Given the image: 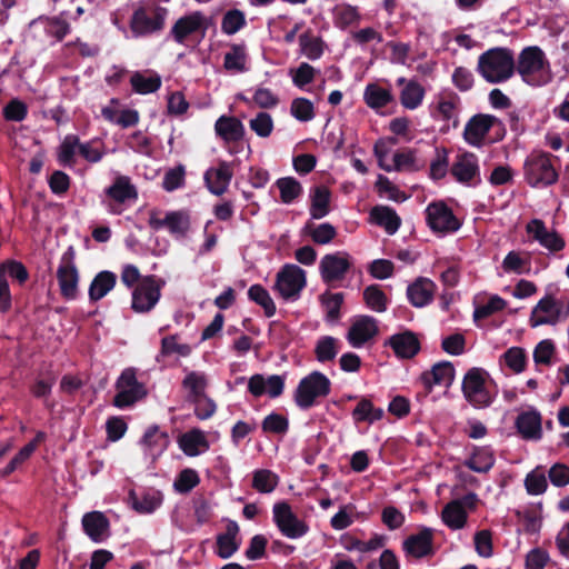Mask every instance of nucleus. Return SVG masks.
I'll list each match as a JSON object with an SVG mask.
<instances>
[{
  "label": "nucleus",
  "instance_id": "9b49d317",
  "mask_svg": "<svg viewBox=\"0 0 569 569\" xmlns=\"http://www.w3.org/2000/svg\"><path fill=\"white\" fill-rule=\"evenodd\" d=\"M149 226L153 230L167 228L173 237L183 238L190 229V216L188 212L179 210L169 211L161 218L159 211L151 210L149 213Z\"/></svg>",
  "mask_w": 569,
  "mask_h": 569
},
{
  "label": "nucleus",
  "instance_id": "6e6d98bb",
  "mask_svg": "<svg viewBox=\"0 0 569 569\" xmlns=\"http://www.w3.org/2000/svg\"><path fill=\"white\" fill-rule=\"evenodd\" d=\"M249 298L256 303L260 305L268 317H271L276 312V306L269 295V292L261 286H251L248 291Z\"/></svg>",
  "mask_w": 569,
  "mask_h": 569
},
{
  "label": "nucleus",
  "instance_id": "7c9ffc66",
  "mask_svg": "<svg viewBox=\"0 0 569 569\" xmlns=\"http://www.w3.org/2000/svg\"><path fill=\"white\" fill-rule=\"evenodd\" d=\"M239 527L237 522L229 521L226 532L217 537V553L222 559L230 558L239 548L237 536Z\"/></svg>",
  "mask_w": 569,
  "mask_h": 569
},
{
  "label": "nucleus",
  "instance_id": "58836bf2",
  "mask_svg": "<svg viewBox=\"0 0 569 569\" xmlns=\"http://www.w3.org/2000/svg\"><path fill=\"white\" fill-rule=\"evenodd\" d=\"M363 99L368 107L379 109L390 103L393 97L390 90L376 83H370L365 89Z\"/></svg>",
  "mask_w": 569,
  "mask_h": 569
},
{
  "label": "nucleus",
  "instance_id": "052dcab7",
  "mask_svg": "<svg viewBox=\"0 0 569 569\" xmlns=\"http://www.w3.org/2000/svg\"><path fill=\"white\" fill-rule=\"evenodd\" d=\"M311 239L319 244H327L335 239L337 231L330 223H321L315 228L308 227Z\"/></svg>",
  "mask_w": 569,
  "mask_h": 569
},
{
  "label": "nucleus",
  "instance_id": "a211bd4d",
  "mask_svg": "<svg viewBox=\"0 0 569 569\" xmlns=\"http://www.w3.org/2000/svg\"><path fill=\"white\" fill-rule=\"evenodd\" d=\"M498 122V119L491 114L479 113L473 116L466 124L463 137L471 146H480L490 131Z\"/></svg>",
  "mask_w": 569,
  "mask_h": 569
},
{
  "label": "nucleus",
  "instance_id": "6e6552de",
  "mask_svg": "<svg viewBox=\"0 0 569 569\" xmlns=\"http://www.w3.org/2000/svg\"><path fill=\"white\" fill-rule=\"evenodd\" d=\"M163 284L154 276L143 277L132 291L131 308L136 312L150 311L158 303Z\"/></svg>",
  "mask_w": 569,
  "mask_h": 569
},
{
  "label": "nucleus",
  "instance_id": "79ce46f5",
  "mask_svg": "<svg viewBox=\"0 0 569 569\" xmlns=\"http://www.w3.org/2000/svg\"><path fill=\"white\" fill-rule=\"evenodd\" d=\"M495 463L493 453L487 448L476 449L465 465L476 472H488Z\"/></svg>",
  "mask_w": 569,
  "mask_h": 569
},
{
  "label": "nucleus",
  "instance_id": "e433bc0d",
  "mask_svg": "<svg viewBox=\"0 0 569 569\" xmlns=\"http://www.w3.org/2000/svg\"><path fill=\"white\" fill-rule=\"evenodd\" d=\"M117 277L111 271H101L92 280L89 288V298L92 301L102 299L116 286Z\"/></svg>",
  "mask_w": 569,
  "mask_h": 569
},
{
  "label": "nucleus",
  "instance_id": "aec40b11",
  "mask_svg": "<svg viewBox=\"0 0 569 569\" xmlns=\"http://www.w3.org/2000/svg\"><path fill=\"white\" fill-rule=\"evenodd\" d=\"M377 333V321L369 316H362L352 322L347 339L352 347L360 348Z\"/></svg>",
  "mask_w": 569,
  "mask_h": 569
},
{
  "label": "nucleus",
  "instance_id": "774afa93",
  "mask_svg": "<svg viewBox=\"0 0 569 569\" xmlns=\"http://www.w3.org/2000/svg\"><path fill=\"white\" fill-rule=\"evenodd\" d=\"M503 358L506 365L515 372L519 373L525 369L526 356L521 348L512 347L508 349L505 352Z\"/></svg>",
  "mask_w": 569,
  "mask_h": 569
},
{
  "label": "nucleus",
  "instance_id": "bb28decb",
  "mask_svg": "<svg viewBox=\"0 0 569 569\" xmlns=\"http://www.w3.org/2000/svg\"><path fill=\"white\" fill-rule=\"evenodd\" d=\"M406 552L415 558H421L432 552V531L425 528L419 533L408 537L403 542Z\"/></svg>",
  "mask_w": 569,
  "mask_h": 569
},
{
  "label": "nucleus",
  "instance_id": "ddd939ff",
  "mask_svg": "<svg viewBox=\"0 0 569 569\" xmlns=\"http://www.w3.org/2000/svg\"><path fill=\"white\" fill-rule=\"evenodd\" d=\"M74 251L69 248L61 258L60 264L57 269V279L59 282L60 292L66 299H74L78 293L79 273L74 266Z\"/></svg>",
  "mask_w": 569,
  "mask_h": 569
},
{
  "label": "nucleus",
  "instance_id": "2f4dec72",
  "mask_svg": "<svg viewBox=\"0 0 569 569\" xmlns=\"http://www.w3.org/2000/svg\"><path fill=\"white\" fill-rule=\"evenodd\" d=\"M372 222L382 227L389 234L397 232L401 224V219L393 209L387 206H376L370 211Z\"/></svg>",
  "mask_w": 569,
  "mask_h": 569
},
{
  "label": "nucleus",
  "instance_id": "5701e85b",
  "mask_svg": "<svg viewBox=\"0 0 569 569\" xmlns=\"http://www.w3.org/2000/svg\"><path fill=\"white\" fill-rule=\"evenodd\" d=\"M527 232L542 247L559 251L563 248V240L552 230L547 229L541 220L535 219L527 224Z\"/></svg>",
  "mask_w": 569,
  "mask_h": 569
},
{
  "label": "nucleus",
  "instance_id": "0e129e2a",
  "mask_svg": "<svg viewBox=\"0 0 569 569\" xmlns=\"http://www.w3.org/2000/svg\"><path fill=\"white\" fill-rule=\"evenodd\" d=\"M392 161V170L396 171L418 169L416 153L411 150L395 153Z\"/></svg>",
  "mask_w": 569,
  "mask_h": 569
},
{
  "label": "nucleus",
  "instance_id": "4468645a",
  "mask_svg": "<svg viewBox=\"0 0 569 569\" xmlns=\"http://www.w3.org/2000/svg\"><path fill=\"white\" fill-rule=\"evenodd\" d=\"M450 173L458 182L468 187H473L481 182L479 160L471 152L458 154L451 164Z\"/></svg>",
  "mask_w": 569,
  "mask_h": 569
},
{
  "label": "nucleus",
  "instance_id": "338daca9",
  "mask_svg": "<svg viewBox=\"0 0 569 569\" xmlns=\"http://www.w3.org/2000/svg\"><path fill=\"white\" fill-rule=\"evenodd\" d=\"M184 168L182 166L170 169L166 172L162 187L167 191H173L184 183Z\"/></svg>",
  "mask_w": 569,
  "mask_h": 569
},
{
  "label": "nucleus",
  "instance_id": "c85d7f7f",
  "mask_svg": "<svg viewBox=\"0 0 569 569\" xmlns=\"http://www.w3.org/2000/svg\"><path fill=\"white\" fill-rule=\"evenodd\" d=\"M516 426L525 439L538 440L542 436L541 416L537 411L519 415Z\"/></svg>",
  "mask_w": 569,
  "mask_h": 569
},
{
  "label": "nucleus",
  "instance_id": "39448f33",
  "mask_svg": "<svg viewBox=\"0 0 569 569\" xmlns=\"http://www.w3.org/2000/svg\"><path fill=\"white\" fill-rule=\"evenodd\" d=\"M487 376L485 370L472 368L463 377V396L476 408H486L493 400V393L489 390Z\"/></svg>",
  "mask_w": 569,
  "mask_h": 569
},
{
  "label": "nucleus",
  "instance_id": "bf43d9fd",
  "mask_svg": "<svg viewBox=\"0 0 569 569\" xmlns=\"http://www.w3.org/2000/svg\"><path fill=\"white\" fill-rule=\"evenodd\" d=\"M250 129L261 138H268L273 130V119L267 112H259L249 121Z\"/></svg>",
  "mask_w": 569,
  "mask_h": 569
},
{
  "label": "nucleus",
  "instance_id": "f3484780",
  "mask_svg": "<svg viewBox=\"0 0 569 569\" xmlns=\"http://www.w3.org/2000/svg\"><path fill=\"white\" fill-rule=\"evenodd\" d=\"M427 221L436 232H453L460 228V222L452 211L442 202L430 203L427 207Z\"/></svg>",
  "mask_w": 569,
  "mask_h": 569
},
{
  "label": "nucleus",
  "instance_id": "393cba45",
  "mask_svg": "<svg viewBox=\"0 0 569 569\" xmlns=\"http://www.w3.org/2000/svg\"><path fill=\"white\" fill-rule=\"evenodd\" d=\"M82 527L94 542H101L109 537V520L100 511L86 513L82 518Z\"/></svg>",
  "mask_w": 569,
  "mask_h": 569
},
{
  "label": "nucleus",
  "instance_id": "864d4df0",
  "mask_svg": "<svg viewBox=\"0 0 569 569\" xmlns=\"http://www.w3.org/2000/svg\"><path fill=\"white\" fill-rule=\"evenodd\" d=\"M282 202L290 203L301 194V184L291 177L281 178L277 181Z\"/></svg>",
  "mask_w": 569,
  "mask_h": 569
},
{
  "label": "nucleus",
  "instance_id": "49530a36",
  "mask_svg": "<svg viewBox=\"0 0 569 569\" xmlns=\"http://www.w3.org/2000/svg\"><path fill=\"white\" fill-rule=\"evenodd\" d=\"M338 351V340L331 336L321 337L315 348L316 358L320 362L333 360Z\"/></svg>",
  "mask_w": 569,
  "mask_h": 569
},
{
  "label": "nucleus",
  "instance_id": "c756f323",
  "mask_svg": "<svg viewBox=\"0 0 569 569\" xmlns=\"http://www.w3.org/2000/svg\"><path fill=\"white\" fill-rule=\"evenodd\" d=\"M181 450L190 457H196L209 448L204 433L199 429H192L179 438Z\"/></svg>",
  "mask_w": 569,
  "mask_h": 569
},
{
  "label": "nucleus",
  "instance_id": "473e14b6",
  "mask_svg": "<svg viewBox=\"0 0 569 569\" xmlns=\"http://www.w3.org/2000/svg\"><path fill=\"white\" fill-rule=\"evenodd\" d=\"M214 130L224 141H238L243 137L244 128L234 117H220L214 124Z\"/></svg>",
  "mask_w": 569,
  "mask_h": 569
},
{
  "label": "nucleus",
  "instance_id": "a19ab883",
  "mask_svg": "<svg viewBox=\"0 0 569 569\" xmlns=\"http://www.w3.org/2000/svg\"><path fill=\"white\" fill-rule=\"evenodd\" d=\"M182 387L188 391V399L192 402L204 397L207 379L203 373L189 372L183 381Z\"/></svg>",
  "mask_w": 569,
  "mask_h": 569
},
{
  "label": "nucleus",
  "instance_id": "c9c22d12",
  "mask_svg": "<svg viewBox=\"0 0 569 569\" xmlns=\"http://www.w3.org/2000/svg\"><path fill=\"white\" fill-rule=\"evenodd\" d=\"M141 443L146 453L151 458H156L164 451L169 439L167 435L161 432L157 427H151L144 433Z\"/></svg>",
  "mask_w": 569,
  "mask_h": 569
},
{
  "label": "nucleus",
  "instance_id": "0eeeda50",
  "mask_svg": "<svg viewBox=\"0 0 569 569\" xmlns=\"http://www.w3.org/2000/svg\"><path fill=\"white\" fill-rule=\"evenodd\" d=\"M330 391L329 379L319 371H313L305 377L295 392V400L302 409L310 408L318 397H325Z\"/></svg>",
  "mask_w": 569,
  "mask_h": 569
},
{
  "label": "nucleus",
  "instance_id": "9d476101",
  "mask_svg": "<svg viewBox=\"0 0 569 569\" xmlns=\"http://www.w3.org/2000/svg\"><path fill=\"white\" fill-rule=\"evenodd\" d=\"M117 395L113 405L118 408H126L146 396L144 387L138 382L133 369H126L119 377L117 385Z\"/></svg>",
  "mask_w": 569,
  "mask_h": 569
},
{
  "label": "nucleus",
  "instance_id": "5fc2aeb1",
  "mask_svg": "<svg viewBox=\"0 0 569 569\" xmlns=\"http://www.w3.org/2000/svg\"><path fill=\"white\" fill-rule=\"evenodd\" d=\"M289 74L293 84L301 89L315 80L317 70L309 63L302 62L299 67L290 69Z\"/></svg>",
  "mask_w": 569,
  "mask_h": 569
},
{
  "label": "nucleus",
  "instance_id": "8fccbe9b",
  "mask_svg": "<svg viewBox=\"0 0 569 569\" xmlns=\"http://www.w3.org/2000/svg\"><path fill=\"white\" fill-rule=\"evenodd\" d=\"M301 53L310 60L319 59L323 52L320 38L310 33H303L299 37Z\"/></svg>",
  "mask_w": 569,
  "mask_h": 569
},
{
  "label": "nucleus",
  "instance_id": "a878e982",
  "mask_svg": "<svg viewBox=\"0 0 569 569\" xmlns=\"http://www.w3.org/2000/svg\"><path fill=\"white\" fill-rule=\"evenodd\" d=\"M436 284L427 279L419 278L407 289V296L412 306L421 308L430 303L433 299Z\"/></svg>",
  "mask_w": 569,
  "mask_h": 569
},
{
  "label": "nucleus",
  "instance_id": "412c9836",
  "mask_svg": "<svg viewBox=\"0 0 569 569\" xmlns=\"http://www.w3.org/2000/svg\"><path fill=\"white\" fill-rule=\"evenodd\" d=\"M284 387V380L281 376L272 375L264 378L262 375H253L248 381V389L254 397L268 395L271 398L279 397Z\"/></svg>",
  "mask_w": 569,
  "mask_h": 569
},
{
  "label": "nucleus",
  "instance_id": "09e8293b",
  "mask_svg": "<svg viewBox=\"0 0 569 569\" xmlns=\"http://www.w3.org/2000/svg\"><path fill=\"white\" fill-rule=\"evenodd\" d=\"M278 482V476L270 470L260 469L253 473L252 487L259 492L269 493L273 491Z\"/></svg>",
  "mask_w": 569,
  "mask_h": 569
},
{
  "label": "nucleus",
  "instance_id": "e2e57ef3",
  "mask_svg": "<svg viewBox=\"0 0 569 569\" xmlns=\"http://www.w3.org/2000/svg\"><path fill=\"white\" fill-rule=\"evenodd\" d=\"M448 172V153L446 149H436V157L430 163V177L441 179Z\"/></svg>",
  "mask_w": 569,
  "mask_h": 569
},
{
  "label": "nucleus",
  "instance_id": "1a4fd4ad",
  "mask_svg": "<svg viewBox=\"0 0 569 569\" xmlns=\"http://www.w3.org/2000/svg\"><path fill=\"white\" fill-rule=\"evenodd\" d=\"M306 286V272L296 264L283 267L277 274L274 290L284 300H295Z\"/></svg>",
  "mask_w": 569,
  "mask_h": 569
},
{
  "label": "nucleus",
  "instance_id": "a18cd8bd",
  "mask_svg": "<svg viewBox=\"0 0 569 569\" xmlns=\"http://www.w3.org/2000/svg\"><path fill=\"white\" fill-rule=\"evenodd\" d=\"M133 90L140 94L156 92L161 86V78L158 74L144 76L143 73L136 72L130 79Z\"/></svg>",
  "mask_w": 569,
  "mask_h": 569
},
{
  "label": "nucleus",
  "instance_id": "13d9d810",
  "mask_svg": "<svg viewBox=\"0 0 569 569\" xmlns=\"http://www.w3.org/2000/svg\"><path fill=\"white\" fill-rule=\"evenodd\" d=\"M363 299L370 309L377 312L386 310L387 298L378 286L367 287L363 291Z\"/></svg>",
  "mask_w": 569,
  "mask_h": 569
},
{
  "label": "nucleus",
  "instance_id": "2eb2a0df",
  "mask_svg": "<svg viewBox=\"0 0 569 569\" xmlns=\"http://www.w3.org/2000/svg\"><path fill=\"white\" fill-rule=\"evenodd\" d=\"M352 264L351 257L346 251H337L323 256L319 263L320 274L325 282L340 281Z\"/></svg>",
  "mask_w": 569,
  "mask_h": 569
},
{
  "label": "nucleus",
  "instance_id": "ea45409f",
  "mask_svg": "<svg viewBox=\"0 0 569 569\" xmlns=\"http://www.w3.org/2000/svg\"><path fill=\"white\" fill-rule=\"evenodd\" d=\"M330 191L326 187H317L311 196L310 214L321 219L329 213Z\"/></svg>",
  "mask_w": 569,
  "mask_h": 569
},
{
  "label": "nucleus",
  "instance_id": "3c124183",
  "mask_svg": "<svg viewBox=\"0 0 569 569\" xmlns=\"http://www.w3.org/2000/svg\"><path fill=\"white\" fill-rule=\"evenodd\" d=\"M79 138L74 134L64 137L62 143L59 147L58 159L63 166L73 164V158L77 151H79Z\"/></svg>",
  "mask_w": 569,
  "mask_h": 569
},
{
  "label": "nucleus",
  "instance_id": "69168bd1",
  "mask_svg": "<svg viewBox=\"0 0 569 569\" xmlns=\"http://www.w3.org/2000/svg\"><path fill=\"white\" fill-rule=\"evenodd\" d=\"M525 486L530 495H541L547 489V479L542 472L535 470L527 475Z\"/></svg>",
  "mask_w": 569,
  "mask_h": 569
},
{
  "label": "nucleus",
  "instance_id": "603ef678",
  "mask_svg": "<svg viewBox=\"0 0 569 569\" xmlns=\"http://www.w3.org/2000/svg\"><path fill=\"white\" fill-rule=\"evenodd\" d=\"M290 113L301 122H308L315 118L313 103L306 98H296L290 104Z\"/></svg>",
  "mask_w": 569,
  "mask_h": 569
},
{
  "label": "nucleus",
  "instance_id": "b1692460",
  "mask_svg": "<svg viewBox=\"0 0 569 569\" xmlns=\"http://www.w3.org/2000/svg\"><path fill=\"white\" fill-rule=\"evenodd\" d=\"M101 113L106 120L122 128L136 126L139 122V113L133 109L120 108L117 100L102 108Z\"/></svg>",
  "mask_w": 569,
  "mask_h": 569
},
{
  "label": "nucleus",
  "instance_id": "4be33fe9",
  "mask_svg": "<svg viewBox=\"0 0 569 569\" xmlns=\"http://www.w3.org/2000/svg\"><path fill=\"white\" fill-rule=\"evenodd\" d=\"M204 29L206 18L197 11L178 19L171 29V34L178 43H183L189 36Z\"/></svg>",
  "mask_w": 569,
  "mask_h": 569
},
{
  "label": "nucleus",
  "instance_id": "4d7b16f0",
  "mask_svg": "<svg viewBox=\"0 0 569 569\" xmlns=\"http://www.w3.org/2000/svg\"><path fill=\"white\" fill-rule=\"evenodd\" d=\"M246 24L244 13L238 9L229 10L222 18L221 29L226 34H234Z\"/></svg>",
  "mask_w": 569,
  "mask_h": 569
},
{
  "label": "nucleus",
  "instance_id": "72a5a7b5",
  "mask_svg": "<svg viewBox=\"0 0 569 569\" xmlns=\"http://www.w3.org/2000/svg\"><path fill=\"white\" fill-rule=\"evenodd\" d=\"M390 347L400 358H411L419 350V342L411 332L393 335L389 340Z\"/></svg>",
  "mask_w": 569,
  "mask_h": 569
},
{
  "label": "nucleus",
  "instance_id": "f257e3e1",
  "mask_svg": "<svg viewBox=\"0 0 569 569\" xmlns=\"http://www.w3.org/2000/svg\"><path fill=\"white\" fill-rule=\"evenodd\" d=\"M516 70L513 53L507 48H492L478 58L477 71L489 83L509 80Z\"/></svg>",
  "mask_w": 569,
  "mask_h": 569
},
{
  "label": "nucleus",
  "instance_id": "dca6fc26",
  "mask_svg": "<svg viewBox=\"0 0 569 569\" xmlns=\"http://www.w3.org/2000/svg\"><path fill=\"white\" fill-rule=\"evenodd\" d=\"M476 501L477 496L475 493H469L462 499L450 501L441 512L442 521L453 530L463 528L467 522L466 509H473Z\"/></svg>",
  "mask_w": 569,
  "mask_h": 569
},
{
  "label": "nucleus",
  "instance_id": "6ab92c4d",
  "mask_svg": "<svg viewBox=\"0 0 569 569\" xmlns=\"http://www.w3.org/2000/svg\"><path fill=\"white\" fill-rule=\"evenodd\" d=\"M232 177V166L226 161H221L217 167H212L206 171L204 181L211 193L221 196L228 190Z\"/></svg>",
  "mask_w": 569,
  "mask_h": 569
},
{
  "label": "nucleus",
  "instance_id": "f03ea898",
  "mask_svg": "<svg viewBox=\"0 0 569 569\" xmlns=\"http://www.w3.org/2000/svg\"><path fill=\"white\" fill-rule=\"evenodd\" d=\"M516 69L522 80L531 86L546 84L552 78L550 63L539 47L525 48L518 57Z\"/></svg>",
  "mask_w": 569,
  "mask_h": 569
},
{
  "label": "nucleus",
  "instance_id": "4c0bfd02",
  "mask_svg": "<svg viewBox=\"0 0 569 569\" xmlns=\"http://www.w3.org/2000/svg\"><path fill=\"white\" fill-rule=\"evenodd\" d=\"M455 378V368L450 362H440L432 367L429 372L423 375L425 382L432 385L450 386Z\"/></svg>",
  "mask_w": 569,
  "mask_h": 569
},
{
  "label": "nucleus",
  "instance_id": "f8f14e48",
  "mask_svg": "<svg viewBox=\"0 0 569 569\" xmlns=\"http://www.w3.org/2000/svg\"><path fill=\"white\" fill-rule=\"evenodd\" d=\"M272 511L277 527L287 538L297 539L307 533L308 526L293 513L287 502L276 503Z\"/></svg>",
  "mask_w": 569,
  "mask_h": 569
},
{
  "label": "nucleus",
  "instance_id": "cd10ccee",
  "mask_svg": "<svg viewBox=\"0 0 569 569\" xmlns=\"http://www.w3.org/2000/svg\"><path fill=\"white\" fill-rule=\"evenodd\" d=\"M106 193L117 203L136 201L138 198L137 188L127 176H118L113 183L106 190Z\"/></svg>",
  "mask_w": 569,
  "mask_h": 569
},
{
  "label": "nucleus",
  "instance_id": "7ed1b4c3",
  "mask_svg": "<svg viewBox=\"0 0 569 569\" xmlns=\"http://www.w3.org/2000/svg\"><path fill=\"white\" fill-rule=\"evenodd\" d=\"M569 317V300L566 302L553 296H545L532 308L529 325L532 328L540 326H556Z\"/></svg>",
  "mask_w": 569,
  "mask_h": 569
},
{
  "label": "nucleus",
  "instance_id": "680f3d73",
  "mask_svg": "<svg viewBox=\"0 0 569 569\" xmlns=\"http://www.w3.org/2000/svg\"><path fill=\"white\" fill-rule=\"evenodd\" d=\"M199 483V476L192 469L182 470L176 479L173 487L178 492L186 493Z\"/></svg>",
  "mask_w": 569,
  "mask_h": 569
},
{
  "label": "nucleus",
  "instance_id": "20e7f679",
  "mask_svg": "<svg viewBox=\"0 0 569 569\" xmlns=\"http://www.w3.org/2000/svg\"><path fill=\"white\" fill-rule=\"evenodd\" d=\"M168 10L156 3H147L137 8L130 20V29L136 37L148 36L161 31L164 27Z\"/></svg>",
  "mask_w": 569,
  "mask_h": 569
},
{
  "label": "nucleus",
  "instance_id": "423d86ee",
  "mask_svg": "<svg viewBox=\"0 0 569 569\" xmlns=\"http://www.w3.org/2000/svg\"><path fill=\"white\" fill-rule=\"evenodd\" d=\"M525 178L532 186H550L558 180L552 159L546 153H531L525 161Z\"/></svg>",
  "mask_w": 569,
  "mask_h": 569
},
{
  "label": "nucleus",
  "instance_id": "f704fd0d",
  "mask_svg": "<svg viewBox=\"0 0 569 569\" xmlns=\"http://www.w3.org/2000/svg\"><path fill=\"white\" fill-rule=\"evenodd\" d=\"M163 497L159 491L144 492L138 496L134 491L129 493L131 507L139 513H151L162 503Z\"/></svg>",
  "mask_w": 569,
  "mask_h": 569
},
{
  "label": "nucleus",
  "instance_id": "c03bdc74",
  "mask_svg": "<svg viewBox=\"0 0 569 569\" xmlns=\"http://www.w3.org/2000/svg\"><path fill=\"white\" fill-rule=\"evenodd\" d=\"M247 53L243 46L234 44L224 54L223 67L230 72H243L247 70Z\"/></svg>",
  "mask_w": 569,
  "mask_h": 569
},
{
  "label": "nucleus",
  "instance_id": "37998d69",
  "mask_svg": "<svg viewBox=\"0 0 569 569\" xmlns=\"http://www.w3.org/2000/svg\"><path fill=\"white\" fill-rule=\"evenodd\" d=\"M425 97V89L416 81H408L400 94L401 104L410 110L418 108Z\"/></svg>",
  "mask_w": 569,
  "mask_h": 569
},
{
  "label": "nucleus",
  "instance_id": "de8ad7c7",
  "mask_svg": "<svg viewBox=\"0 0 569 569\" xmlns=\"http://www.w3.org/2000/svg\"><path fill=\"white\" fill-rule=\"evenodd\" d=\"M352 416L356 421H368L372 423L383 417V410L381 408H375L370 400L362 399L355 408Z\"/></svg>",
  "mask_w": 569,
  "mask_h": 569
}]
</instances>
